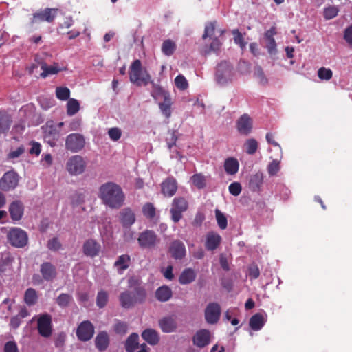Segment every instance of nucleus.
<instances>
[{
    "label": "nucleus",
    "instance_id": "16",
    "mask_svg": "<svg viewBox=\"0 0 352 352\" xmlns=\"http://www.w3.org/2000/svg\"><path fill=\"white\" fill-rule=\"evenodd\" d=\"M101 251V245L96 239H89L82 245L83 254L89 257L94 258L99 255Z\"/></svg>",
    "mask_w": 352,
    "mask_h": 352
},
{
    "label": "nucleus",
    "instance_id": "57",
    "mask_svg": "<svg viewBox=\"0 0 352 352\" xmlns=\"http://www.w3.org/2000/svg\"><path fill=\"white\" fill-rule=\"evenodd\" d=\"M66 336L64 333H58L54 340L55 346L62 350L65 342Z\"/></svg>",
    "mask_w": 352,
    "mask_h": 352
},
{
    "label": "nucleus",
    "instance_id": "6",
    "mask_svg": "<svg viewBox=\"0 0 352 352\" xmlns=\"http://www.w3.org/2000/svg\"><path fill=\"white\" fill-rule=\"evenodd\" d=\"M7 236L9 243L16 248H23L28 242V236L26 232L21 228H12Z\"/></svg>",
    "mask_w": 352,
    "mask_h": 352
},
{
    "label": "nucleus",
    "instance_id": "11",
    "mask_svg": "<svg viewBox=\"0 0 352 352\" xmlns=\"http://www.w3.org/2000/svg\"><path fill=\"white\" fill-rule=\"evenodd\" d=\"M86 167L85 162L81 155L72 156L67 163L66 168L71 175H80L82 173Z\"/></svg>",
    "mask_w": 352,
    "mask_h": 352
},
{
    "label": "nucleus",
    "instance_id": "53",
    "mask_svg": "<svg viewBox=\"0 0 352 352\" xmlns=\"http://www.w3.org/2000/svg\"><path fill=\"white\" fill-rule=\"evenodd\" d=\"M128 325L125 322L117 321L114 324L113 329L117 334L124 335L127 332Z\"/></svg>",
    "mask_w": 352,
    "mask_h": 352
},
{
    "label": "nucleus",
    "instance_id": "39",
    "mask_svg": "<svg viewBox=\"0 0 352 352\" xmlns=\"http://www.w3.org/2000/svg\"><path fill=\"white\" fill-rule=\"evenodd\" d=\"M131 258L127 254L120 256L115 262L114 265L120 270H125L129 267Z\"/></svg>",
    "mask_w": 352,
    "mask_h": 352
},
{
    "label": "nucleus",
    "instance_id": "4",
    "mask_svg": "<svg viewBox=\"0 0 352 352\" xmlns=\"http://www.w3.org/2000/svg\"><path fill=\"white\" fill-rule=\"evenodd\" d=\"M138 241L141 248L153 249L160 243V239L155 231L145 230L139 234Z\"/></svg>",
    "mask_w": 352,
    "mask_h": 352
},
{
    "label": "nucleus",
    "instance_id": "54",
    "mask_svg": "<svg viewBox=\"0 0 352 352\" xmlns=\"http://www.w3.org/2000/svg\"><path fill=\"white\" fill-rule=\"evenodd\" d=\"M333 72L330 69L321 67L318 71V76L321 80H329L332 78Z\"/></svg>",
    "mask_w": 352,
    "mask_h": 352
},
{
    "label": "nucleus",
    "instance_id": "19",
    "mask_svg": "<svg viewBox=\"0 0 352 352\" xmlns=\"http://www.w3.org/2000/svg\"><path fill=\"white\" fill-rule=\"evenodd\" d=\"M119 219L124 228H130L135 221V215L131 208L127 207L119 213Z\"/></svg>",
    "mask_w": 352,
    "mask_h": 352
},
{
    "label": "nucleus",
    "instance_id": "52",
    "mask_svg": "<svg viewBox=\"0 0 352 352\" xmlns=\"http://www.w3.org/2000/svg\"><path fill=\"white\" fill-rule=\"evenodd\" d=\"M280 169V161L277 160H273L267 168L270 176L276 175Z\"/></svg>",
    "mask_w": 352,
    "mask_h": 352
},
{
    "label": "nucleus",
    "instance_id": "2",
    "mask_svg": "<svg viewBox=\"0 0 352 352\" xmlns=\"http://www.w3.org/2000/svg\"><path fill=\"white\" fill-rule=\"evenodd\" d=\"M129 74L130 81L138 87L146 86L152 82L151 75L145 68L142 67V62L139 59L133 61Z\"/></svg>",
    "mask_w": 352,
    "mask_h": 352
},
{
    "label": "nucleus",
    "instance_id": "46",
    "mask_svg": "<svg viewBox=\"0 0 352 352\" xmlns=\"http://www.w3.org/2000/svg\"><path fill=\"white\" fill-rule=\"evenodd\" d=\"M56 97L60 100L69 99L70 90L66 87H58L56 89Z\"/></svg>",
    "mask_w": 352,
    "mask_h": 352
},
{
    "label": "nucleus",
    "instance_id": "51",
    "mask_svg": "<svg viewBox=\"0 0 352 352\" xmlns=\"http://www.w3.org/2000/svg\"><path fill=\"white\" fill-rule=\"evenodd\" d=\"M191 180L193 184L199 189L204 188L206 186V178L201 174L194 175L192 177Z\"/></svg>",
    "mask_w": 352,
    "mask_h": 352
},
{
    "label": "nucleus",
    "instance_id": "37",
    "mask_svg": "<svg viewBox=\"0 0 352 352\" xmlns=\"http://www.w3.org/2000/svg\"><path fill=\"white\" fill-rule=\"evenodd\" d=\"M38 300L36 291L33 288H28L24 294V302L28 305L32 306L36 304Z\"/></svg>",
    "mask_w": 352,
    "mask_h": 352
},
{
    "label": "nucleus",
    "instance_id": "15",
    "mask_svg": "<svg viewBox=\"0 0 352 352\" xmlns=\"http://www.w3.org/2000/svg\"><path fill=\"white\" fill-rule=\"evenodd\" d=\"M221 316V307L217 302L209 303L205 310V318L208 323L215 324Z\"/></svg>",
    "mask_w": 352,
    "mask_h": 352
},
{
    "label": "nucleus",
    "instance_id": "42",
    "mask_svg": "<svg viewBox=\"0 0 352 352\" xmlns=\"http://www.w3.org/2000/svg\"><path fill=\"white\" fill-rule=\"evenodd\" d=\"M72 301V296L70 294L65 293L60 294L56 300L58 305L62 308L68 307Z\"/></svg>",
    "mask_w": 352,
    "mask_h": 352
},
{
    "label": "nucleus",
    "instance_id": "55",
    "mask_svg": "<svg viewBox=\"0 0 352 352\" xmlns=\"http://www.w3.org/2000/svg\"><path fill=\"white\" fill-rule=\"evenodd\" d=\"M266 140H267V142L274 148V152H276V153H281L282 152L281 147L278 144V143L277 142H276L274 134H272L271 133H267L266 134Z\"/></svg>",
    "mask_w": 352,
    "mask_h": 352
},
{
    "label": "nucleus",
    "instance_id": "58",
    "mask_svg": "<svg viewBox=\"0 0 352 352\" xmlns=\"http://www.w3.org/2000/svg\"><path fill=\"white\" fill-rule=\"evenodd\" d=\"M108 135L111 140L113 141L118 140L122 135L121 130L118 127H113L109 129L108 131Z\"/></svg>",
    "mask_w": 352,
    "mask_h": 352
},
{
    "label": "nucleus",
    "instance_id": "3",
    "mask_svg": "<svg viewBox=\"0 0 352 352\" xmlns=\"http://www.w3.org/2000/svg\"><path fill=\"white\" fill-rule=\"evenodd\" d=\"M146 298V292L144 287L135 288V292L124 291L119 296L120 305L124 309L131 308L137 303H143Z\"/></svg>",
    "mask_w": 352,
    "mask_h": 352
},
{
    "label": "nucleus",
    "instance_id": "28",
    "mask_svg": "<svg viewBox=\"0 0 352 352\" xmlns=\"http://www.w3.org/2000/svg\"><path fill=\"white\" fill-rule=\"evenodd\" d=\"M142 338L151 345H156L160 341L157 332L153 329H146L142 333Z\"/></svg>",
    "mask_w": 352,
    "mask_h": 352
},
{
    "label": "nucleus",
    "instance_id": "43",
    "mask_svg": "<svg viewBox=\"0 0 352 352\" xmlns=\"http://www.w3.org/2000/svg\"><path fill=\"white\" fill-rule=\"evenodd\" d=\"M108 299L109 295L106 291H99L96 296V305L100 308L104 307L108 302Z\"/></svg>",
    "mask_w": 352,
    "mask_h": 352
},
{
    "label": "nucleus",
    "instance_id": "38",
    "mask_svg": "<svg viewBox=\"0 0 352 352\" xmlns=\"http://www.w3.org/2000/svg\"><path fill=\"white\" fill-rule=\"evenodd\" d=\"M176 50V44L170 39L165 40L162 45V52L166 56H171Z\"/></svg>",
    "mask_w": 352,
    "mask_h": 352
},
{
    "label": "nucleus",
    "instance_id": "29",
    "mask_svg": "<svg viewBox=\"0 0 352 352\" xmlns=\"http://www.w3.org/2000/svg\"><path fill=\"white\" fill-rule=\"evenodd\" d=\"M196 278V273L192 268H186L182 271L179 277V282L182 285L192 283Z\"/></svg>",
    "mask_w": 352,
    "mask_h": 352
},
{
    "label": "nucleus",
    "instance_id": "44",
    "mask_svg": "<svg viewBox=\"0 0 352 352\" xmlns=\"http://www.w3.org/2000/svg\"><path fill=\"white\" fill-rule=\"evenodd\" d=\"M244 148L248 154H254L258 148V142L255 139H248L244 144Z\"/></svg>",
    "mask_w": 352,
    "mask_h": 352
},
{
    "label": "nucleus",
    "instance_id": "62",
    "mask_svg": "<svg viewBox=\"0 0 352 352\" xmlns=\"http://www.w3.org/2000/svg\"><path fill=\"white\" fill-rule=\"evenodd\" d=\"M4 352H19L18 346L14 341H9L5 344Z\"/></svg>",
    "mask_w": 352,
    "mask_h": 352
},
{
    "label": "nucleus",
    "instance_id": "33",
    "mask_svg": "<svg viewBox=\"0 0 352 352\" xmlns=\"http://www.w3.org/2000/svg\"><path fill=\"white\" fill-rule=\"evenodd\" d=\"M12 118L6 112H0V133H6L12 124Z\"/></svg>",
    "mask_w": 352,
    "mask_h": 352
},
{
    "label": "nucleus",
    "instance_id": "59",
    "mask_svg": "<svg viewBox=\"0 0 352 352\" xmlns=\"http://www.w3.org/2000/svg\"><path fill=\"white\" fill-rule=\"evenodd\" d=\"M254 75L259 78L261 83L265 85L267 82V78L265 77L264 72L261 66L255 67Z\"/></svg>",
    "mask_w": 352,
    "mask_h": 352
},
{
    "label": "nucleus",
    "instance_id": "27",
    "mask_svg": "<svg viewBox=\"0 0 352 352\" xmlns=\"http://www.w3.org/2000/svg\"><path fill=\"white\" fill-rule=\"evenodd\" d=\"M159 325L164 333H171L177 329V322L173 317L167 316L159 320Z\"/></svg>",
    "mask_w": 352,
    "mask_h": 352
},
{
    "label": "nucleus",
    "instance_id": "21",
    "mask_svg": "<svg viewBox=\"0 0 352 352\" xmlns=\"http://www.w3.org/2000/svg\"><path fill=\"white\" fill-rule=\"evenodd\" d=\"M40 272L46 281L54 280L57 275L56 267L50 262H44L41 265Z\"/></svg>",
    "mask_w": 352,
    "mask_h": 352
},
{
    "label": "nucleus",
    "instance_id": "8",
    "mask_svg": "<svg viewBox=\"0 0 352 352\" xmlns=\"http://www.w3.org/2000/svg\"><path fill=\"white\" fill-rule=\"evenodd\" d=\"M232 70L233 67L229 62L226 60L221 61L217 67V81L220 84L226 83L232 78Z\"/></svg>",
    "mask_w": 352,
    "mask_h": 352
},
{
    "label": "nucleus",
    "instance_id": "22",
    "mask_svg": "<svg viewBox=\"0 0 352 352\" xmlns=\"http://www.w3.org/2000/svg\"><path fill=\"white\" fill-rule=\"evenodd\" d=\"M221 241L222 238L217 232H209L206 236L205 248L207 250L214 251L219 246Z\"/></svg>",
    "mask_w": 352,
    "mask_h": 352
},
{
    "label": "nucleus",
    "instance_id": "36",
    "mask_svg": "<svg viewBox=\"0 0 352 352\" xmlns=\"http://www.w3.org/2000/svg\"><path fill=\"white\" fill-rule=\"evenodd\" d=\"M41 69L43 72L40 74L43 78H46L49 75L58 74L62 69L58 67L57 63H54L53 65L48 66L45 63H43L41 65Z\"/></svg>",
    "mask_w": 352,
    "mask_h": 352
},
{
    "label": "nucleus",
    "instance_id": "49",
    "mask_svg": "<svg viewBox=\"0 0 352 352\" xmlns=\"http://www.w3.org/2000/svg\"><path fill=\"white\" fill-rule=\"evenodd\" d=\"M175 85L179 90H186L188 87L186 78L182 74L177 76L174 80Z\"/></svg>",
    "mask_w": 352,
    "mask_h": 352
},
{
    "label": "nucleus",
    "instance_id": "64",
    "mask_svg": "<svg viewBox=\"0 0 352 352\" xmlns=\"http://www.w3.org/2000/svg\"><path fill=\"white\" fill-rule=\"evenodd\" d=\"M344 39L346 41V42L349 44L352 45V25L348 26L344 32Z\"/></svg>",
    "mask_w": 352,
    "mask_h": 352
},
{
    "label": "nucleus",
    "instance_id": "31",
    "mask_svg": "<svg viewBox=\"0 0 352 352\" xmlns=\"http://www.w3.org/2000/svg\"><path fill=\"white\" fill-rule=\"evenodd\" d=\"M164 102L159 104L160 109L162 113L168 118L171 116L172 101L170 94L167 92L163 94Z\"/></svg>",
    "mask_w": 352,
    "mask_h": 352
},
{
    "label": "nucleus",
    "instance_id": "40",
    "mask_svg": "<svg viewBox=\"0 0 352 352\" xmlns=\"http://www.w3.org/2000/svg\"><path fill=\"white\" fill-rule=\"evenodd\" d=\"M80 109V104L76 99L69 98L67 104V113L72 116L77 113Z\"/></svg>",
    "mask_w": 352,
    "mask_h": 352
},
{
    "label": "nucleus",
    "instance_id": "13",
    "mask_svg": "<svg viewBox=\"0 0 352 352\" xmlns=\"http://www.w3.org/2000/svg\"><path fill=\"white\" fill-rule=\"evenodd\" d=\"M94 327L89 320L82 321L78 327L76 336L80 341L87 342L94 336Z\"/></svg>",
    "mask_w": 352,
    "mask_h": 352
},
{
    "label": "nucleus",
    "instance_id": "12",
    "mask_svg": "<svg viewBox=\"0 0 352 352\" xmlns=\"http://www.w3.org/2000/svg\"><path fill=\"white\" fill-rule=\"evenodd\" d=\"M37 329L41 336L48 338L52 335V317L50 314L41 315L37 320Z\"/></svg>",
    "mask_w": 352,
    "mask_h": 352
},
{
    "label": "nucleus",
    "instance_id": "60",
    "mask_svg": "<svg viewBox=\"0 0 352 352\" xmlns=\"http://www.w3.org/2000/svg\"><path fill=\"white\" fill-rule=\"evenodd\" d=\"M229 192L234 196H238L241 192V186L239 182H233L228 187Z\"/></svg>",
    "mask_w": 352,
    "mask_h": 352
},
{
    "label": "nucleus",
    "instance_id": "25",
    "mask_svg": "<svg viewBox=\"0 0 352 352\" xmlns=\"http://www.w3.org/2000/svg\"><path fill=\"white\" fill-rule=\"evenodd\" d=\"M263 183V173L258 171L250 175L249 179V188L253 192L261 191Z\"/></svg>",
    "mask_w": 352,
    "mask_h": 352
},
{
    "label": "nucleus",
    "instance_id": "10",
    "mask_svg": "<svg viewBox=\"0 0 352 352\" xmlns=\"http://www.w3.org/2000/svg\"><path fill=\"white\" fill-rule=\"evenodd\" d=\"M85 144V138L79 133H72L67 137L65 140L67 148L74 153L81 151L84 148Z\"/></svg>",
    "mask_w": 352,
    "mask_h": 352
},
{
    "label": "nucleus",
    "instance_id": "50",
    "mask_svg": "<svg viewBox=\"0 0 352 352\" xmlns=\"http://www.w3.org/2000/svg\"><path fill=\"white\" fill-rule=\"evenodd\" d=\"M216 24V21L208 22L206 24L204 33L202 36L203 39H206L207 37H211L214 34Z\"/></svg>",
    "mask_w": 352,
    "mask_h": 352
},
{
    "label": "nucleus",
    "instance_id": "23",
    "mask_svg": "<svg viewBox=\"0 0 352 352\" xmlns=\"http://www.w3.org/2000/svg\"><path fill=\"white\" fill-rule=\"evenodd\" d=\"M162 192L166 197H173L177 190V182L173 177H168L162 183Z\"/></svg>",
    "mask_w": 352,
    "mask_h": 352
},
{
    "label": "nucleus",
    "instance_id": "41",
    "mask_svg": "<svg viewBox=\"0 0 352 352\" xmlns=\"http://www.w3.org/2000/svg\"><path fill=\"white\" fill-rule=\"evenodd\" d=\"M142 213L146 218L153 220L156 216V208L153 204L146 203L142 207Z\"/></svg>",
    "mask_w": 352,
    "mask_h": 352
},
{
    "label": "nucleus",
    "instance_id": "45",
    "mask_svg": "<svg viewBox=\"0 0 352 352\" xmlns=\"http://www.w3.org/2000/svg\"><path fill=\"white\" fill-rule=\"evenodd\" d=\"M232 34L234 36V43L239 45L241 50H243L246 47L247 43L244 41L242 34L239 32L238 29H234L232 31Z\"/></svg>",
    "mask_w": 352,
    "mask_h": 352
},
{
    "label": "nucleus",
    "instance_id": "26",
    "mask_svg": "<svg viewBox=\"0 0 352 352\" xmlns=\"http://www.w3.org/2000/svg\"><path fill=\"white\" fill-rule=\"evenodd\" d=\"M96 347L100 351H105L109 345V337L105 331H100L95 338Z\"/></svg>",
    "mask_w": 352,
    "mask_h": 352
},
{
    "label": "nucleus",
    "instance_id": "14",
    "mask_svg": "<svg viewBox=\"0 0 352 352\" xmlns=\"http://www.w3.org/2000/svg\"><path fill=\"white\" fill-rule=\"evenodd\" d=\"M19 183V176L14 171L6 173L0 179V188L4 191L14 189Z\"/></svg>",
    "mask_w": 352,
    "mask_h": 352
},
{
    "label": "nucleus",
    "instance_id": "34",
    "mask_svg": "<svg viewBox=\"0 0 352 352\" xmlns=\"http://www.w3.org/2000/svg\"><path fill=\"white\" fill-rule=\"evenodd\" d=\"M250 326L254 331L260 330L265 324L264 318L261 314L253 315L250 319Z\"/></svg>",
    "mask_w": 352,
    "mask_h": 352
},
{
    "label": "nucleus",
    "instance_id": "7",
    "mask_svg": "<svg viewBox=\"0 0 352 352\" xmlns=\"http://www.w3.org/2000/svg\"><path fill=\"white\" fill-rule=\"evenodd\" d=\"M167 252L170 256L175 261H182L186 255L185 244L179 239L171 241L168 244Z\"/></svg>",
    "mask_w": 352,
    "mask_h": 352
},
{
    "label": "nucleus",
    "instance_id": "48",
    "mask_svg": "<svg viewBox=\"0 0 352 352\" xmlns=\"http://www.w3.org/2000/svg\"><path fill=\"white\" fill-rule=\"evenodd\" d=\"M338 12L339 9L337 6H331L324 9L323 15L326 19L329 20L336 17Z\"/></svg>",
    "mask_w": 352,
    "mask_h": 352
},
{
    "label": "nucleus",
    "instance_id": "32",
    "mask_svg": "<svg viewBox=\"0 0 352 352\" xmlns=\"http://www.w3.org/2000/svg\"><path fill=\"white\" fill-rule=\"evenodd\" d=\"M239 164L236 159L234 157L228 158L224 163L226 172L229 175H234L239 170Z\"/></svg>",
    "mask_w": 352,
    "mask_h": 352
},
{
    "label": "nucleus",
    "instance_id": "47",
    "mask_svg": "<svg viewBox=\"0 0 352 352\" xmlns=\"http://www.w3.org/2000/svg\"><path fill=\"white\" fill-rule=\"evenodd\" d=\"M215 216L218 226L221 230H225L228 226V220L226 217L219 210H215Z\"/></svg>",
    "mask_w": 352,
    "mask_h": 352
},
{
    "label": "nucleus",
    "instance_id": "5",
    "mask_svg": "<svg viewBox=\"0 0 352 352\" xmlns=\"http://www.w3.org/2000/svg\"><path fill=\"white\" fill-rule=\"evenodd\" d=\"M188 208V201L182 197H177L173 199L170 213L171 219L174 223L179 222L182 218V213Z\"/></svg>",
    "mask_w": 352,
    "mask_h": 352
},
{
    "label": "nucleus",
    "instance_id": "61",
    "mask_svg": "<svg viewBox=\"0 0 352 352\" xmlns=\"http://www.w3.org/2000/svg\"><path fill=\"white\" fill-rule=\"evenodd\" d=\"M205 220V215L201 212H198L196 213L195 219L192 221V226L195 227H200L204 221Z\"/></svg>",
    "mask_w": 352,
    "mask_h": 352
},
{
    "label": "nucleus",
    "instance_id": "18",
    "mask_svg": "<svg viewBox=\"0 0 352 352\" xmlns=\"http://www.w3.org/2000/svg\"><path fill=\"white\" fill-rule=\"evenodd\" d=\"M60 138V131L55 125L47 123L44 134V140L51 146H54Z\"/></svg>",
    "mask_w": 352,
    "mask_h": 352
},
{
    "label": "nucleus",
    "instance_id": "9",
    "mask_svg": "<svg viewBox=\"0 0 352 352\" xmlns=\"http://www.w3.org/2000/svg\"><path fill=\"white\" fill-rule=\"evenodd\" d=\"M58 8H47L33 14L32 23H36L38 22L46 21L47 23H52L57 16Z\"/></svg>",
    "mask_w": 352,
    "mask_h": 352
},
{
    "label": "nucleus",
    "instance_id": "24",
    "mask_svg": "<svg viewBox=\"0 0 352 352\" xmlns=\"http://www.w3.org/2000/svg\"><path fill=\"white\" fill-rule=\"evenodd\" d=\"M23 205L21 201H14L10 205L9 212L13 221L20 220L23 217Z\"/></svg>",
    "mask_w": 352,
    "mask_h": 352
},
{
    "label": "nucleus",
    "instance_id": "17",
    "mask_svg": "<svg viewBox=\"0 0 352 352\" xmlns=\"http://www.w3.org/2000/svg\"><path fill=\"white\" fill-rule=\"evenodd\" d=\"M211 333L209 330L202 329L197 331L192 337L193 344L199 348H204L210 342Z\"/></svg>",
    "mask_w": 352,
    "mask_h": 352
},
{
    "label": "nucleus",
    "instance_id": "30",
    "mask_svg": "<svg viewBox=\"0 0 352 352\" xmlns=\"http://www.w3.org/2000/svg\"><path fill=\"white\" fill-rule=\"evenodd\" d=\"M173 292L167 285H163L157 289L155 297L160 302H166L172 297Z\"/></svg>",
    "mask_w": 352,
    "mask_h": 352
},
{
    "label": "nucleus",
    "instance_id": "56",
    "mask_svg": "<svg viewBox=\"0 0 352 352\" xmlns=\"http://www.w3.org/2000/svg\"><path fill=\"white\" fill-rule=\"evenodd\" d=\"M47 247L50 250L56 252L61 248L62 244L57 237H54L47 241Z\"/></svg>",
    "mask_w": 352,
    "mask_h": 352
},
{
    "label": "nucleus",
    "instance_id": "63",
    "mask_svg": "<svg viewBox=\"0 0 352 352\" xmlns=\"http://www.w3.org/2000/svg\"><path fill=\"white\" fill-rule=\"evenodd\" d=\"M249 276L251 278L256 279L260 275V270L257 265H252L249 267Z\"/></svg>",
    "mask_w": 352,
    "mask_h": 352
},
{
    "label": "nucleus",
    "instance_id": "35",
    "mask_svg": "<svg viewBox=\"0 0 352 352\" xmlns=\"http://www.w3.org/2000/svg\"><path fill=\"white\" fill-rule=\"evenodd\" d=\"M138 334L135 333H131L126 340L125 349L127 352H135L138 346Z\"/></svg>",
    "mask_w": 352,
    "mask_h": 352
},
{
    "label": "nucleus",
    "instance_id": "20",
    "mask_svg": "<svg viewBox=\"0 0 352 352\" xmlns=\"http://www.w3.org/2000/svg\"><path fill=\"white\" fill-rule=\"evenodd\" d=\"M236 128L239 132L245 135L250 133L252 129V121L248 114L241 116L236 122Z\"/></svg>",
    "mask_w": 352,
    "mask_h": 352
},
{
    "label": "nucleus",
    "instance_id": "1",
    "mask_svg": "<svg viewBox=\"0 0 352 352\" xmlns=\"http://www.w3.org/2000/svg\"><path fill=\"white\" fill-rule=\"evenodd\" d=\"M99 197L106 206L113 209L121 208L125 200L122 188L113 182H107L100 187Z\"/></svg>",
    "mask_w": 352,
    "mask_h": 352
}]
</instances>
